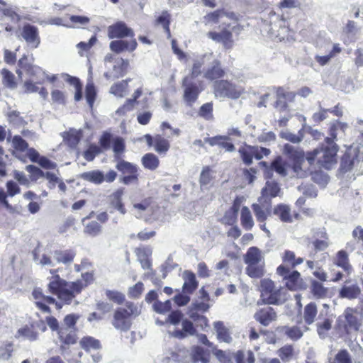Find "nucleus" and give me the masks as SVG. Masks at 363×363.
Returning a JSON list of instances; mask_svg holds the SVG:
<instances>
[{"mask_svg": "<svg viewBox=\"0 0 363 363\" xmlns=\"http://www.w3.org/2000/svg\"><path fill=\"white\" fill-rule=\"evenodd\" d=\"M50 272L54 275L49 279L48 290L50 294L56 296L59 301H57L52 296L45 295L40 288H35L32 292L35 307L42 313L48 314L52 313V310L49 306L50 304H54L56 309L60 310L64 305H70L76 298L72 297L69 301H67V297L62 295V292L59 291L61 289H58L57 284L59 282L60 277L58 274H55L57 271L51 269Z\"/></svg>", "mask_w": 363, "mask_h": 363, "instance_id": "obj_1", "label": "nucleus"}, {"mask_svg": "<svg viewBox=\"0 0 363 363\" xmlns=\"http://www.w3.org/2000/svg\"><path fill=\"white\" fill-rule=\"evenodd\" d=\"M80 315L76 313L66 315L63 318V323L60 325L57 319L52 315L45 317V322L52 331L57 333V337L60 342V348L62 351L66 350L77 342V328L76 326Z\"/></svg>", "mask_w": 363, "mask_h": 363, "instance_id": "obj_2", "label": "nucleus"}, {"mask_svg": "<svg viewBox=\"0 0 363 363\" xmlns=\"http://www.w3.org/2000/svg\"><path fill=\"white\" fill-rule=\"evenodd\" d=\"M94 271L87 272L82 274V279H77L74 281H67L60 277L57 284L58 289H62L60 291L62 295L67 297L69 301L72 297H76L82 291L94 281Z\"/></svg>", "mask_w": 363, "mask_h": 363, "instance_id": "obj_3", "label": "nucleus"}, {"mask_svg": "<svg viewBox=\"0 0 363 363\" xmlns=\"http://www.w3.org/2000/svg\"><path fill=\"white\" fill-rule=\"evenodd\" d=\"M247 264L246 274L251 278H261L264 274L265 263L260 250L257 247H250L244 257Z\"/></svg>", "mask_w": 363, "mask_h": 363, "instance_id": "obj_4", "label": "nucleus"}, {"mask_svg": "<svg viewBox=\"0 0 363 363\" xmlns=\"http://www.w3.org/2000/svg\"><path fill=\"white\" fill-rule=\"evenodd\" d=\"M184 314L179 310L172 311L168 315L166 322L173 325H178L182 322V329H176L171 333V336L182 340L189 335H194L196 333V329L194 323L187 318H183Z\"/></svg>", "mask_w": 363, "mask_h": 363, "instance_id": "obj_5", "label": "nucleus"}, {"mask_svg": "<svg viewBox=\"0 0 363 363\" xmlns=\"http://www.w3.org/2000/svg\"><path fill=\"white\" fill-rule=\"evenodd\" d=\"M318 150H320L318 164L325 169H331L337 164L339 146L335 142H333L332 138H325L318 146Z\"/></svg>", "mask_w": 363, "mask_h": 363, "instance_id": "obj_6", "label": "nucleus"}, {"mask_svg": "<svg viewBox=\"0 0 363 363\" xmlns=\"http://www.w3.org/2000/svg\"><path fill=\"white\" fill-rule=\"evenodd\" d=\"M137 314V307L133 302H127L125 307H119L113 313L112 325L118 330L127 331L131 326V318Z\"/></svg>", "mask_w": 363, "mask_h": 363, "instance_id": "obj_7", "label": "nucleus"}, {"mask_svg": "<svg viewBox=\"0 0 363 363\" xmlns=\"http://www.w3.org/2000/svg\"><path fill=\"white\" fill-rule=\"evenodd\" d=\"M213 91L216 98H229L237 99L244 92V89L227 79H219L214 82Z\"/></svg>", "mask_w": 363, "mask_h": 363, "instance_id": "obj_8", "label": "nucleus"}, {"mask_svg": "<svg viewBox=\"0 0 363 363\" xmlns=\"http://www.w3.org/2000/svg\"><path fill=\"white\" fill-rule=\"evenodd\" d=\"M260 296L265 304L278 305L281 303V289H277L275 283L269 279L260 281Z\"/></svg>", "mask_w": 363, "mask_h": 363, "instance_id": "obj_9", "label": "nucleus"}, {"mask_svg": "<svg viewBox=\"0 0 363 363\" xmlns=\"http://www.w3.org/2000/svg\"><path fill=\"white\" fill-rule=\"evenodd\" d=\"M184 89L183 99L189 106H192L198 99L200 94L203 90V82H194L189 77H185L182 83Z\"/></svg>", "mask_w": 363, "mask_h": 363, "instance_id": "obj_10", "label": "nucleus"}, {"mask_svg": "<svg viewBox=\"0 0 363 363\" xmlns=\"http://www.w3.org/2000/svg\"><path fill=\"white\" fill-rule=\"evenodd\" d=\"M252 210L256 218L257 221L259 223V228L264 232L269 233L266 227V220L273 213V208L271 200H262L258 198V203H252Z\"/></svg>", "mask_w": 363, "mask_h": 363, "instance_id": "obj_11", "label": "nucleus"}, {"mask_svg": "<svg viewBox=\"0 0 363 363\" xmlns=\"http://www.w3.org/2000/svg\"><path fill=\"white\" fill-rule=\"evenodd\" d=\"M117 161L116 168L123 174L120 179L121 182L125 185L138 183L139 175L137 165L122 159Z\"/></svg>", "mask_w": 363, "mask_h": 363, "instance_id": "obj_12", "label": "nucleus"}, {"mask_svg": "<svg viewBox=\"0 0 363 363\" xmlns=\"http://www.w3.org/2000/svg\"><path fill=\"white\" fill-rule=\"evenodd\" d=\"M238 152L242 160L246 165H250L252 163L253 158L259 160L264 156H267L270 154V150L268 148L248 145H244L240 147Z\"/></svg>", "mask_w": 363, "mask_h": 363, "instance_id": "obj_13", "label": "nucleus"}, {"mask_svg": "<svg viewBox=\"0 0 363 363\" xmlns=\"http://www.w3.org/2000/svg\"><path fill=\"white\" fill-rule=\"evenodd\" d=\"M281 264L276 269L277 274L286 273L288 269H294L303 262V258L296 257L294 251L285 250L281 254Z\"/></svg>", "mask_w": 363, "mask_h": 363, "instance_id": "obj_14", "label": "nucleus"}, {"mask_svg": "<svg viewBox=\"0 0 363 363\" xmlns=\"http://www.w3.org/2000/svg\"><path fill=\"white\" fill-rule=\"evenodd\" d=\"M117 176L118 174L116 172L111 169L106 174V175H104V172L100 170H92L83 172L80 177L84 181L89 182L95 184H100L104 182L111 183L116 180Z\"/></svg>", "mask_w": 363, "mask_h": 363, "instance_id": "obj_15", "label": "nucleus"}, {"mask_svg": "<svg viewBox=\"0 0 363 363\" xmlns=\"http://www.w3.org/2000/svg\"><path fill=\"white\" fill-rule=\"evenodd\" d=\"M38 330L42 333L47 330V327L43 320L32 322L30 324L25 325L18 330L17 335L23 337L30 341H35L38 338Z\"/></svg>", "mask_w": 363, "mask_h": 363, "instance_id": "obj_16", "label": "nucleus"}, {"mask_svg": "<svg viewBox=\"0 0 363 363\" xmlns=\"http://www.w3.org/2000/svg\"><path fill=\"white\" fill-rule=\"evenodd\" d=\"M108 37L110 39L134 38L133 30L123 21H117L107 28Z\"/></svg>", "mask_w": 363, "mask_h": 363, "instance_id": "obj_17", "label": "nucleus"}, {"mask_svg": "<svg viewBox=\"0 0 363 363\" xmlns=\"http://www.w3.org/2000/svg\"><path fill=\"white\" fill-rule=\"evenodd\" d=\"M207 36L214 42L222 44L225 50H231L235 44L232 31L226 28L220 32L209 31Z\"/></svg>", "mask_w": 363, "mask_h": 363, "instance_id": "obj_18", "label": "nucleus"}, {"mask_svg": "<svg viewBox=\"0 0 363 363\" xmlns=\"http://www.w3.org/2000/svg\"><path fill=\"white\" fill-rule=\"evenodd\" d=\"M282 278L285 286L290 291H297L303 287V279L297 270L288 269L286 273L277 274Z\"/></svg>", "mask_w": 363, "mask_h": 363, "instance_id": "obj_19", "label": "nucleus"}, {"mask_svg": "<svg viewBox=\"0 0 363 363\" xmlns=\"http://www.w3.org/2000/svg\"><path fill=\"white\" fill-rule=\"evenodd\" d=\"M21 35L26 42L33 48H37L40 43L38 29L36 26L30 23L25 24L22 29Z\"/></svg>", "mask_w": 363, "mask_h": 363, "instance_id": "obj_20", "label": "nucleus"}, {"mask_svg": "<svg viewBox=\"0 0 363 363\" xmlns=\"http://www.w3.org/2000/svg\"><path fill=\"white\" fill-rule=\"evenodd\" d=\"M359 150L357 149L347 148L341 157L340 171L343 173L350 171L355 162H358Z\"/></svg>", "mask_w": 363, "mask_h": 363, "instance_id": "obj_21", "label": "nucleus"}, {"mask_svg": "<svg viewBox=\"0 0 363 363\" xmlns=\"http://www.w3.org/2000/svg\"><path fill=\"white\" fill-rule=\"evenodd\" d=\"M255 319L264 326H268L277 320V315L275 310L271 306L259 309L254 315Z\"/></svg>", "mask_w": 363, "mask_h": 363, "instance_id": "obj_22", "label": "nucleus"}, {"mask_svg": "<svg viewBox=\"0 0 363 363\" xmlns=\"http://www.w3.org/2000/svg\"><path fill=\"white\" fill-rule=\"evenodd\" d=\"M137 47L138 43L135 38H132L130 41L118 39L112 40L109 45L111 50L117 54L124 51L133 52Z\"/></svg>", "mask_w": 363, "mask_h": 363, "instance_id": "obj_23", "label": "nucleus"}, {"mask_svg": "<svg viewBox=\"0 0 363 363\" xmlns=\"http://www.w3.org/2000/svg\"><path fill=\"white\" fill-rule=\"evenodd\" d=\"M225 71L222 67L221 62L218 60H215L212 65L208 67L204 73V77L209 81H217L222 79L225 75Z\"/></svg>", "mask_w": 363, "mask_h": 363, "instance_id": "obj_24", "label": "nucleus"}, {"mask_svg": "<svg viewBox=\"0 0 363 363\" xmlns=\"http://www.w3.org/2000/svg\"><path fill=\"white\" fill-rule=\"evenodd\" d=\"M123 194L124 189L121 187L108 196L109 205L118 211L121 214H125L126 213L125 205L122 201Z\"/></svg>", "mask_w": 363, "mask_h": 363, "instance_id": "obj_25", "label": "nucleus"}, {"mask_svg": "<svg viewBox=\"0 0 363 363\" xmlns=\"http://www.w3.org/2000/svg\"><path fill=\"white\" fill-rule=\"evenodd\" d=\"M280 187L279 184L275 181H267L265 186L262 188L261 196L259 197L260 201L271 200L279 195Z\"/></svg>", "mask_w": 363, "mask_h": 363, "instance_id": "obj_26", "label": "nucleus"}, {"mask_svg": "<svg viewBox=\"0 0 363 363\" xmlns=\"http://www.w3.org/2000/svg\"><path fill=\"white\" fill-rule=\"evenodd\" d=\"M184 279L183 293L192 294L199 286V281L196 280L195 274L191 271L186 270L184 272Z\"/></svg>", "mask_w": 363, "mask_h": 363, "instance_id": "obj_27", "label": "nucleus"}, {"mask_svg": "<svg viewBox=\"0 0 363 363\" xmlns=\"http://www.w3.org/2000/svg\"><path fill=\"white\" fill-rule=\"evenodd\" d=\"M292 169L300 177L306 176V172L303 170L302 166L305 162L303 152H295L291 155Z\"/></svg>", "mask_w": 363, "mask_h": 363, "instance_id": "obj_28", "label": "nucleus"}, {"mask_svg": "<svg viewBox=\"0 0 363 363\" xmlns=\"http://www.w3.org/2000/svg\"><path fill=\"white\" fill-rule=\"evenodd\" d=\"M345 328L348 332L349 330H358L361 323L359 321L357 315H355V311L350 308H347L345 311Z\"/></svg>", "mask_w": 363, "mask_h": 363, "instance_id": "obj_29", "label": "nucleus"}, {"mask_svg": "<svg viewBox=\"0 0 363 363\" xmlns=\"http://www.w3.org/2000/svg\"><path fill=\"white\" fill-rule=\"evenodd\" d=\"M216 331L217 339L219 342L230 343L233 340L229 329L225 326L222 321L215 322L213 324Z\"/></svg>", "mask_w": 363, "mask_h": 363, "instance_id": "obj_30", "label": "nucleus"}, {"mask_svg": "<svg viewBox=\"0 0 363 363\" xmlns=\"http://www.w3.org/2000/svg\"><path fill=\"white\" fill-rule=\"evenodd\" d=\"M191 359L194 363H208L210 352L200 346H194L191 350Z\"/></svg>", "mask_w": 363, "mask_h": 363, "instance_id": "obj_31", "label": "nucleus"}, {"mask_svg": "<svg viewBox=\"0 0 363 363\" xmlns=\"http://www.w3.org/2000/svg\"><path fill=\"white\" fill-rule=\"evenodd\" d=\"M318 314V307L315 302H310L305 306L303 313V318L306 325L314 323Z\"/></svg>", "mask_w": 363, "mask_h": 363, "instance_id": "obj_32", "label": "nucleus"}, {"mask_svg": "<svg viewBox=\"0 0 363 363\" xmlns=\"http://www.w3.org/2000/svg\"><path fill=\"white\" fill-rule=\"evenodd\" d=\"M82 138V132L81 130H70L65 133L64 141L71 148L75 149L79 145Z\"/></svg>", "mask_w": 363, "mask_h": 363, "instance_id": "obj_33", "label": "nucleus"}, {"mask_svg": "<svg viewBox=\"0 0 363 363\" xmlns=\"http://www.w3.org/2000/svg\"><path fill=\"white\" fill-rule=\"evenodd\" d=\"M273 213L277 216L284 223H291L293 219L291 216V209L289 206L279 203L273 208Z\"/></svg>", "mask_w": 363, "mask_h": 363, "instance_id": "obj_34", "label": "nucleus"}, {"mask_svg": "<svg viewBox=\"0 0 363 363\" xmlns=\"http://www.w3.org/2000/svg\"><path fill=\"white\" fill-rule=\"evenodd\" d=\"M1 82L4 87L15 89L18 86V81L14 74L8 69L4 68L1 71Z\"/></svg>", "mask_w": 363, "mask_h": 363, "instance_id": "obj_35", "label": "nucleus"}, {"mask_svg": "<svg viewBox=\"0 0 363 363\" xmlns=\"http://www.w3.org/2000/svg\"><path fill=\"white\" fill-rule=\"evenodd\" d=\"M334 263L347 274H350L352 270V267L349 262L348 255L345 250H340L337 253Z\"/></svg>", "mask_w": 363, "mask_h": 363, "instance_id": "obj_36", "label": "nucleus"}, {"mask_svg": "<svg viewBox=\"0 0 363 363\" xmlns=\"http://www.w3.org/2000/svg\"><path fill=\"white\" fill-rule=\"evenodd\" d=\"M240 223L246 230H250L254 226L252 213L247 206H243L240 212Z\"/></svg>", "mask_w": 363, "mask_h": 363, "instance_id": "obj_37", "label": "nucleus"}, {"mask_svg": "<svg viewBox=\"0 0 363 363\" xmlns=\"http://www.w3.org/2000/svg\"><path fill=\"white\" fill-rule=\"evenodd\" d=\"M142 164L145 169L155 171L160 165L158 157L153 153H146L141 159Z\"/></svg>", "mask_w": 363, "mask_h": 363, "instance_id": "obj_38", "label": "nucleus"}, {"mask_svg": "<svg viewBox=\"0 0 363 363\" xmlns=\"http://www.w3.org/2000/svg\"><path fill=\"white\" fill-rule=\"evenodd\" d=\"M55 256L57 262L67 264L73 262L76 252L73 250H57L55 252Z\"/></svg>", "mask_w": 363, "mask_h": 363, "instance_id": "obj_39", "label": "nucleus"}, {"mask_svg": "<svg viewBox=\"0 0 363 363\" xmlns=\"http://www.w3.org/2000/svg\"><path fill=\"white\" fill-rule=\"evenodd\" d=\"M281 330L284 333V335H286L293 341H296L301 339L303 335V330H302L301 328L297 325H285L281 327Z\"/></svg>", "mask_w": 363, "mask_h": 363, "instance_id": "obj_40", "label": "nucleus"}, {"mask_svg": "<svg viewBox=\"0 0 363 363\" xmlns=\"http://www.w3.org/2000/svg\"><path fill=\"white\" fill-rule=\"evenodd\" d=\"M130 79H126L121 82L113 84L110 89V92L117 97L123 98L125 96L128 86V82Z\"/></svg>", "mask_w": 363, "mask_h": 363, "instance_id": "obj_41", "label": "nucleus"}, {"mask_svg": "<svg viewBox=\"0 0 363 363\" xmlns=\"http://www.w3.org/2000/svg\"><path fill=\"white\" fill-rule=\"evenodd\" d=\"M14 352V344L11 341H4L0 345V359L3 361L9 360Z\"/></svg>", "mask_w": 363, "mask_h": 363, "instance_id": "obj_42", "label": "nucleus"}, {"mask_svg": "<svg viewBox=\"0 0 363 363\" xmlns=\"http://www.w3.org/2000/svg\"><path fill=\"white\" fill-rule=\"evenodd\" d=\"M270 169L281 177H285L287 174V164L280 156L277 157L272 161Z\"/></svg>", "mask_w": 363, "mask_h": 363, "instance_id": "obj_43", "label": "nucleus"}, {"mask_svg": "<svg viewBox=\"0 0 363 363\" xmlns=\"http://www.w3.org/2000/svg\"><path fill=\"white\" fill-rule=\"evenodd\" d=\"M80 346L86 351L91 350H98L101 347L99 340L91 336H84L79 341Z\"/></svg>", "mask_w": 363, "mask_h": 363, "instance_id": "obj_44", "label": "nucleus"}, {"mask_svg": "<svg viewBox=\"0 0 363 363\" xmlns=\"http://www.w3.org/2000/svg\"><path fill=\"white\" fill-rule=\"evenodd\" d=\"M155 151L159 154H165L170 148L169 142L161 135H155Z\"/></svg>", "mask_w": 363, "mask_h": 363, "instance_id": "obj_45", "label": "nucleus"}, {"mask_svg": "<svg viewBox=\"0 0 363 363\" xmlns=\"http://www.w3.org/2000/svg\"><path fill=\"white\" fill-rule=\"evenodd\" d=\"M113 150L115 159H121L122 155L125 150V144L123 138L116 137L113 140Z\"/></svg>", "mask_w": 363, "mask_h": 363, "instance_id": "obj_46", "label": "nucleus"}, {"mask_svg": "<svg viewBox=\"0 0 363 363\" xmlns=\"http://www.w3.org/2000/svg\"><path fill=\"white\" fill-rule=\"evenodd\" d=\"M170 19L171 16L167 11H162V14L158 16L155 20V23L157 25H162L164 31L167 34L169 37L171 36V32H170Z\"/></svg>", "mask_w": 363, "mask_h": 363, "instance_id": "obj_47", "label": "nucleus"}, {"mask_svg": "<svg viewBox=\"0 0 363 363\" xmlns=\"http://www.w3.org/2000/svg\"><path fill=\"white\" fill-rule=\"evenodd\" d=\"M213 102H207L203 104L199 110L198 114L200 117L206 121L213 119Z\"/></svg>", "mask_w": 363, "mask_h": 363, "instance_id": "obj_48", "label": "nucleus"}, {"mask_svg": "<svg viewBox=\"0 0 363 363\" xmlns=\"http://www.w3.org/2000/svg\"><path fill=\"white\" fill-rule=\"evenodd\" d=\"M7 118L10 123L17 127L24 126L27 124L20 112L16 110L9 111L7 113Z\"/></svg>", "mask_w": 363, "mask_h": 363, "instance_id": "obj_49", "label": "nucleus"}, {"mask_svg": "<svg viewBox=\"0 0 363 363\" xmlns=\"http://www.w3.org/2000/svg\"><path fill=\"white\" fill-rule=\"evenodd\" d=\"M226 13L223 9H217L216 11L208 13L204 16V23L206 25L210 23H218L220 18L225 16Z\"/></svg>", "mask_w": 363, "mask_h": 363, "instance_id": "obj_50", "label": "nucleus"}, {"mask_svg": "<svg viewBox=\"0 0 363 363\" xmlns=\"http://www.w3.org/2000/svg\"><path fill=\"white\" fill-rule=\"evenodd\" d=\"M311 293L317 298H323L327 296L328 290L323 285L317 281H313L311 286Z\"/></svg>", "mask_w": 363, "mask_h": 363, "instance_id": "obj_51", "label": "nucleus"}, {"mask_svg": "<svg viewBox=\"0 0 363 363\" xmlns=\"http://www.w3.org/2000/svg\"><path fill=\"white\" fill-rule=\"evenodd\" d=\"M101 229V225L97 221L92 220L84 226V232L88 235L96 237L100 234Z\"/></svg>", "mask_w": 363, "mask_h": 363, "instance_id": "obj_52", "label": "nucleus"}, {"mask_svg": "<svg viewBox=\"0 0 363 363\" xmlns=\"http://www.w3.org/2000/svg\"><path fill=\"white\" fill-rule=\"evenodd\" d=\"M360 289L355 285L344 286L340 291V295L342 297H345L350 299L357 298L360 294Z\"/></svg>", "mask_w": 363, "mask_h": 363, "instance_id": "obj_53", "label": "nucleus"}, {"mask_svg": "<svg viewBox=\"0 0 363 363\" xmlns=\"http://www.w3.org/2000/svg\"><path fill=\"white\" fill-rule=\"evenodd\" d=\"M129 62L128 60L121 59V60L113 65V71L116 72V77L119 78L123 77L128 71Z\"/></svg>", "mask_w": 363, "mask_h": 363, "instance_id": "obj_54", "label": "nucleus"}, {"mask_svg": "<svg viewBox=\"0 0 363 363\" xmlns=\"http://www.w3.org/2000/svg\"><path fill=\"white\" fill-rule=\"evenodd\" d=\"M277 354L283 362H287L294 356V347L291 345H286L278 350Z\"/></svg>", "mask_w": 363, "mask_h": 363, "instance_id": "obj_55", "label": "nucleus"}, {"mask_svg": "<svg viewBox=\"0 0 363 363\" xmlns=\"http://www.w3.org/2000/svg\"><path fill=\"white\" fill-rule=\"evenodd\" d=\"M12 145L19 152H23L28 148V143L20 135H14L13 137Z\"/></svg>", "mask_w": 363, "mask_h": 363, "instance_id": "obj_56", "label": "nucleus"}, {"mask_svg": "<svg viewBox=\"0 0 363 363\" xmlns=\"http://www.w3.org/2000/svg\"><path fill=\"white\" fill-rule=\"evenodd\" d=\"M211 172V169L209 166H205L203 167L199 178V183L201 187L206 186L211 182L213 179Z\"/></svg>", "mask_w": 363, "mask_h": 363, "instance_id": "obj_57", "label": "nucleus"}, {"mask_svg": "<svg viewBox=\"0 0 363 363\" xmlns=\"http://www.w3.org/2000/svg\"><path fill=\"white\" fill-rule=\"evenodd\" d=\"M153 308L155 312L160 314H164L171 311L172 302L170 300H167L164 302L157 301L153 304Z\"/></svg>", "mask_w": 363, "mask_h": 363, "instance_id": "obj_58", "label": "nucleus"}, {"mask_svg": "<svg viewBox=\"0 0 363 363\" xmlns=\"http://www.w3.org/2000/svg\"><path fill=\"white\" fill-rule=\"evenodd\" d=\"M333 363H352L351 355L347 350H340L335 354Z\"/></svg>", "mask_w": 363, "mask_h": 363, "instance_id": "obj_59", "label": "nucleus"}, {"mask_svg": "<svg viewBox=\"0 0 363 363\" xmlns=\"http://www.w3.org/2000/svg\"><path fill=\"white\" fill-rule=\"evenodd\" d=\"M4 16L9 18L12 21L18 22L21 20L20 16L11 8L2 6L0 11V18Z\"/></svg>", "mask_w": 363, "mask_h": 363, "instance_id": "obj_60", "label": "nucleus"}, {"mask_svg": "<svg viewBox=\"0 0 363 363\" xmlns=\"http://www.w3.org/2000/svg\"><path fill=\"white\" fill-rule=\"evenodd\" d=\"M72 28H79L81 26L86 25L89 23V18L84 16H71L69 17Z\"/></svg>", "mask_w": 363, "mask_h": 363, "instance_id": "obj_61", "label": "nucleus"}, {"mask_svg": "<svg viewBox=\"0 0 363 363\" xmlns=\"http://www.w3.org/2000/svg\"><path fill=\"white\" fill-rule=\"evenodd\" d=\"M106 296L110 301L118 304L123 303L125 299L124 294L118 291L106 290Z\"/></svg>", "mask_w": 363, "mask_h": 363, "instance_id": "obj_62", "label": "nucleus"}, {"mask_svg": "<svg viewBox=\"0 0 363 363\" xmlns=\"http://www.w3.org/2000/svg\"><path fill=\"white\" fill-rule=\"evenodd\" d=\"M111 142L112 135L107 131H104L99 138V147L101 150H107L111 147Z\"/></svg>", "mask_w": 363, "mask_h": 363, "instance_id": "obj_63", "label": "nucleus"}, {"mask_svg": "<svg viewBox=\"0 0 363 363\" xmlns=\"http://www.w3.org/2000/svg\"><path fill=\"white\" fill-rule=\"evenodd\" d=\"M144 291V284L141 281L137 282L128 289V296L133 298H138Z\"/></svg>", "mask_w": 363, "mask_h": 363, "instance_id": "obj_64", "label": "nucleus"}]
</instances>
